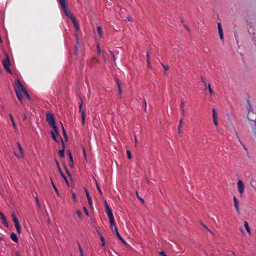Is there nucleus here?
Listing matches in <instances>:
<instances>
[{
    "mask_svg": "<svg viewBox=\"0 0 256 256\" xmlns=\"http://www.w3.org/2000/svg\"><path fill=\"white\" fill-rule=\"evenodd\" d=\"M46 121L48 122L49 126L52 128L54 131L56 132V135L60 136L53 114L50 112L46 113Z\"/></svg>",
    "mask_w": 256,
    "mask_h": 256,
    "instance_id": "nucleus-1",
    "label": "nucleus"
},
{
    "mask_svg": "<svg viewBox=\"0 0 256 256\" xmlns=\"http://www.w3.org/2000/svg\"><path fill=\"white\" fill-rule=\"evenodd\" d=\"M5 58L2 60V65L6 70V71L10 74H12V71L10 70V58L6 52H5Z\"/></svg>",
    "mask_w": 256,
    "mask_h": 256,
    "instance_id": "nucleus-2",
    "label": "nucleus"
},
{
    "mask_svg": "<svg viewBox=\"0 0 256 256\" xmlns=\"http://www.w3.org/2000/svg\"><path fill=\"white\" fill-rule=\"evenodd\" d=\"M14 88L16 93H23L26 90L18 79L16 80L14 84Z\"/></svg>",
    "mask_w": 256,
    "mask_h": 256,
    "instance_id": "nucleus-3",
    "label": "nucleus"
},
{
    "mask_svg": "<svg viewBox=\"0 0 256 256\" xmlns=\"http://www.w3.org/2000/svg\"><path fill=\"white\" fill-rule=\"evenodd\" d=\"M82 99L81 98V102L79 103V112H81L82 124V126H84V120H85V114H84V110H82Z\"/></svg>",
    "mask_w": 256,
    "mask_h": 256,
    "instance_id": "nucleus-4",
    "label": "nucleus"
},
{
    "mask_svg": "<svg viewBox=\"0 0 256 256\" xmlns=\"http://www.w3.org/2000/svg\"><path fill=\"white\" fill-rule=\"evenodd\" d=\"M106 214L108 216L109 220H110V222L113 224L114 217L112 210H110V208L109 206H108V208H106Z\"/></svg>",
    "mask_w": 256,
    "mask_h": 256,
    "instance_id": "nucleus-5",
    "label": "nucleus"
},
{
    "mask_svg": "<svg viewBox=\"0 0 256 256\" xmlns=\"http://www.w3.org/2000/svg\"><path fill=\"white\" fill-rule=\"evenodd\" d=\"M238 189L240 194L244 192V184L242 180H238Z\"/></svg>",
    "mask_w": 256,
    "mask_h": 256,
    "instance_id": "nucleus-6",
    "label": "nucleus"
},
{
    "mask_svg": "<svg viewBox=\"0 0 256 256\" xmlns=\"http://www.w3.org/2000/svg\"><path fill=\"white\" fill-rule=\"evenodd\" d=\"M66 152L68 154V156H69V160H68V164L69 166L71 168H72L74 167V161H73V158L72 156V154L70 150H67Z\"/></svg>",
    "mask_w": 256,
    "mask_h": 256,
    "instance_id": "nucleus-7",
    "label": "nucleus"
},
{
    "mask_svg": "<svg viewBox=\"0 0 256 256\" xmlns=\"http://www.w3.org/2000/svg\"><path fill=\"white\" fill-rule=\"evenodd\" d=\"M64 11V12L65 14L69 18H70V19L72 18H74V16L72 15V14H71V12H70L67 6H64L62 8Z\"/></svg>",
    "mask_w": 256,
    "mask_h": 256,
    "instance_id": "nucleus-8",
    "label": "nucleus"
},
{
    "mask_svg": "<svg viewBox=\"0 0 256 256\" xmlns=\"http://www.w3.org/2000/svg\"><path fill=\"white\" fill-rule=\"evenodd\" d=\"M60 140L61 142L62 148V150H59V154L60 157L64 158V150H65V146H64V143L63 141V140L61 137H60Z\"/></svg>",
    "mask_w": 256,
    "mask_h": 256,
    "instance_id": "nucleus-9",
    "label": "nucleus"
},
{
    "mask_svg": "<svg viewBox=\"0 0 256 256\" xmlns=\"http://www.w3.org/2000/svg\"><path fill=\"white\" fill-rule=\"evenodd\" d=\"M212 112L214 124L216 126H217L218 125V122L217 120V113L216 110L214 108H212Z\"/></svg>",
    "mask_w": 256,
    "mask_h": 256,
    "instance_id": "nucleus-10",
    "label": "nucleus"
},
{
    "mask_svg": "<svg viewBox=\"0 0 256 256\" xmlns=\"http://www.w3.org/2000/svg\"><path fill=\"white\" fill-rule=\"evenodd\" d=\"M17 146H18V148L20 150V154H15V155L18 158H20L22 157L23 156H24V152H23V149L22 148V147L21 146L19 142H17Z\"/></svg>",
    "mask_w": 256,
    "mask_h": 256,
    "instance_id": "nucleus-11",
    "label": "nucleus"
},
{
    "mask_svg": "<svg viewBox=\"0 0 256 256\" xmlns=\"http://www.w3.org/2000/svg\"><path fill=\"white\" fill-rule=\"evenodd\" d=\"M0 216H1V220L3 224L6 227L8 226V222H7L6 217L4 216L2 212H0Z\"/></svg>",
    "mask_w": 256,
    "mask_h": 256,
    "instance_id": "nucleus-12",
    "label": "nucleus"
},
{
    "mask_svg": "<svg viewBox=\"0 0 256 256\" xmlns=\"http://www.w3.org/2000/svg\"><path fill=\"white\" fill-rule=\"evenodd\" d=\"M115 232L116 235V236L118 237L119 240L125 245H127L128 244L124 240V238L120 236V234H119L118 228H115Z\"/></svg>",
    "mask_w": 256,
    "mask_h": 256,
    "instance_id": "nucleus-13",
    "label": "nucleus"
},
{
    "mask_svg": "<svg viewBox=\"0 0 256 256\" xmlns=\"http://www.w3.org/2000/svg\"><path fill=\"white\" fill-rule=\"evenodd\" d=\"M85 191H86V198L88 199V204L90 208H92V199L88 191L86 189Z\"/></svg>",
    "mask_w": 256,
    "mask_h": 256,
    "instance_id": "nucleus-14",
    "label": "nucleus"
},
{
    "mask_svg": "<svg viewBox=\"0 0 256 256\" xmlns=\"http://www.w3.org/2000/svg\"><path fill=\"white\" fill-rule=\"evenodd\" d=\"M233 200H234V207L236 208V210L238 214H239L240 213V210H239L238 204V199L236 198L235 196H234L233 197Z\"/></svg>",
    "mask_w": 256,
    "mask_h": 256,
    "instance_id": "nucleus-15",
    "label": "nucleus"
},
{
    "mask_svg": "<svg viewBox=\"0 0 256 256\" xmlns=\"http://www.w3.org/2000/svg\"><path fill=\"white\" fill-rule=\"evenodd\" d=\"M71 20L74 24V28H76V30L77 31L80 30V26H79L78 23L77 22L76 18H74V17L71 18Z\"/></svg>",
    "mask_w": 256,
    "mask_h": 256,
    "instance_id": "nucleus-16",
    "label": "nucleus"
},
{
    "mask_svg": "<svg viewBox=\"0 0 256 256\" xmlns=\"http://www.w3.org/2000/svg\"><path fill=\"white\" fill-rule=\"evenodd\" d=\"M218 34H220V39L222 40V39H223V38H224V34H223L222 29L220 23L218 24Z\"/></svg>",
    "mask_w": 256,
    "mask_h": 256,
    "instance_id": "nucleus-17",
    "label": "nucleus"
},
{
    "mask_svg": "<svg viewBox=\"0 0 256 256\" xmlns=\"http://www.w3.org/2000/svg\"><path fill=\"white\" fill-rule=\"evenodd\" d=\"M16 96L18 98V100L22 102V103L23 102V100H24V96H22V92H20V93H16Z\"/></svg>",
    "mask_w": 256,
    "mask_h": 256,
    "instance_id": "nucleus-18",
    "label": "nucleus"
},
{
    "mask_svg": "<svg viewBox=\"0 0 256 256\" xmlns=\"http://www.w3.org/2000/svg\"><path fill=\"white\" fill-rule=\"evenodd\" d=\"M10 238L14 242H18V236H17L16 234L14 232H12L10 234Z\"/></svg>",
    "mask_w": 256,
    "mask_h": 256,
    "instance_id": "nucleus-19",
    "label": "nucleus"
},
{
    "mask_svg": "<svg viewBox=\"0 0 256 256\" xmlns=\"http://www.w3.org/2000/svg\"><path fill=\"white\" fill-rule=\"evenodd\" d=\"M60 124L62 125V134L66 140V141L68 140V137L66 135V132L64 130V127L63 126V125H62V122H60Z\"/></svg>",
    "mask_w": 256,
    "mask_h": 256,
    "instance_id": "nucleus-20",
    "label": "nucleus"
},
{
    "mask_svg": "<svg viewBox=\"0 0 256 256\" xmlns=\"http://www.w3.org/2000/svg\"><path fill=\"white\" fill-rule=\"evenodd\" d=\"M244 226L247 232L250 234V230L249 228L248 223L246 221L244 222Z\"/></svg>",
    "mask_w": 256,
    "mask_h": 256,
    "instance_id": "nucleus-21",
    "label": "nucleus"
},
{
    "mask_svg": "<svg viewBox=\"0 0 256 256\" xmlns=\"http://www.w3.org/2000/svg\"><path fill=\"white\" fill-rule=\"evenodd\" d=\"M116 84H117L118 88V92H119L120 94H122V88H121V86H120V82H119V80L118 79L116 80Z\"/></svg>",
    "mask_w": 256,
    "mask_h": 256,
    "instance_id": "nucleus-22",
    "label": "nucleus"
},
{
    "mask_svg": "<svg viewBox=\"0 0 256 256\" xmlns=\"http://www.w3.org/2000/svg\"><path fill=\"white\" fill-rule=\"evenodd\" d=\"M12 216L13 218V222H14V224H19L18 219L17 218L16 215L14 213L12 214Z\"/></svg>",
    "mask_w": 256,
    "mask_h": 256,
    "instance_id": "nucleus-23",
    "label": "nucleus"
},
{
    "mask_svg": "<svg viewBox=\"0 0 256 256\" xmlns=\"http://www.w3.org/2000/svg\"><path fill=\"white\" fill-rule=\"evenodd\" d=\"M50 133H51V134H52V139L57 143H58L59 142V140H58L56 138V136L55 135V134L56 132H53L52 131H51L50 132Z\"/></svg>",
    "mask_w": 256,
    "mask_h": 256,
    "instance_id": "nucleus-24",
    "label": "nucleus"
},
{
    "mask_svg": "<svg viewBox=\"0 0 256 256\" xmlns=\"http://www.w3.org/2000/svg\"><path fill=\"white\" fill-rule=\"evenodd\" d=\"M58 2L62 8L67 6L66 0H58Z\"/></svg>",
    "mask_w": 256,
    "mask_h": 256,
    "instance_id": "nucleus-25",
    "label": "nucleus"
},
{
    "mask_svg": "<svg viewBox=\"0 0 256 256\" xmlns=\"http://www.w3.org/2000/svg\"><path fill=\"white\" fill-rule=\"evenodd\" d=\"M15 228L16 230V231L18 233L20 234L21 231V227L20 224H14Z\"/></svg>",
    "mask_w": 256,
    "mask_h": 256,
    "instance_id": "nucleus-26",
    "label": "nucleus"
},
{
    "mask_svg": "<svg viewBox=\"0 0 256 256\" xmlns=\"http://www.w3.org/2000/svg\"><path fill=\"white\" fill-rule=\"evenodd\" d=\"M78 248H79V250H80V256H84V252H83V250H82V249L80 246V244L79 242H78Z\"/></svg>",
    "mask_w": 256,
    "mask_h": 256,
    "instance_id": "nucleus-27",
    "label": "nucleus"
},
{
    "mask_svg": "<svg viewBox=\"0 0 256 256\" xmlns=\"http://www.w3.org/2000/svg\"><path fill=\"white\" fill-rule=\"evenodd\" d=\"M97 32L100 36L101 37L102 36V28L100 26H98L97 28Z\"/></svg>",
    "mask_w": 256,
    "mask_h": 256,
    "instance_id": "nucleus-28",
    "label": "nucleus"
},
{
    "mask_svg": "<svg viewBox=\"0 0 256 256\" xmlns=\"http://www.w3.org/2000/svg\"><path fill=\"white\" fill-rule=\"evenodd\" d=\"M10 120H11L12 122L13 126H14V128L16 130V124L14 123V120L13 118H12V115L10 114Z\"/></svg>",
    "mask_w": 256,
    "mask_h": 256,
    "instance_id": "nucleus-29",
    "label": "nucleus"
},
{
    "mask_svg": "<svg viewBox=\"0 0 256 256\" xmlns=\"http://www.w3.org/2000/svg\"><path fill=\"white\" fill-rule=\"evenodd\" d=\"M247 108L248 110V113L250 114V109H252V106L248 100Z\"/></svg>",
    "mask_w": 256,
    "mask_h": 256,
    "instance_id": "nucleus-30",
    "label": "nucleus"
},
{
    "mask_svg": "<svg viewBox=\"0 0 256 256\" xmlns=\"http://www.w3.org/2000/svg\"><path fill=\"white\" fill-rule=\"evenodd\" d=\"M23 94H24L27 99L30 100L31 98L26 90L23 92Z\"/></svg>",
    "mask_w": 256,
    "mask_h": 256,
    "instance_id": "nucleus-31",
    "label": "nucleus"
},
{
    "mask_svg": "<svg viewBox=\"0 0 256 256\" xmlns=\"http://www.w3.org/2000/svg\"><path fill=\"white\" fill-rule=\"evenodd\" d=\"M100 240L102 242V246H104L105 245V240L104 237L102 236H100Z\"/></svg>",
    "mask_w": 256,
    "mask_h": 256,
    "instance_id": "nucleus-32",
    "label": "nucleus"
},
{
    "mask_svg": "<svg viewBox=\"0 0 256 256\" xmlns=\"http://www.w3.org/2000/svg\"><path fill=\"white\" fill-rule=\"evenodd\" d=\"M52 187L54 188L55 192H56V194L60 196V194H59V192H58V188H56V186L54 184V183L52 182Z\"/></svg>",
    "mask_w": 256,
    "mask_h": 256,
    "instance_id": "nucleus-33",
    "label": "nucleus"
},
{
    "mask_svg": "<svg viewBox=\"0 0 256 256\" xmlns=\"http://www.w3.org/2000/svg\"><path fill=\"white\" fill-rule=\"evenodd\" d=\"M61 176L62 177V178L64 180L65 182L68 184V180L63 173H61Z\"/></svg>",
    "mask_w": 256,
    "mask_h": 256,
    "instance_id": "nucleus-34",
    "label": "nucleus"
},
{
    "mask_svg": "<svg viewBox=\"0 0 256 256\" xmlns=\"http://www.w3.org/2000/svg\"><path fill=\"white\" fill-rule=\"evenodd\" d=\"M208 91H209L210 93L211 94H214V92H213L212 88H211L210 84H208Z\"/></svg>",
    "mask_w": 256,
    "mask_h": 256,
    "instance_id": "nucleus-35",
    "label": "nucleus"
},
{
    "mask_svg": "<svg viewBox=\"0 0 256 256\" xmlns=\"http://www.w3.org/2000/svg\"><path fill=\"white\" fill-rule=\"evenodd\" d=\"M76 213L78 216V218H82V214L80 211L79 210H78L76 211Z\"/></svg>",
    "mask_w": 256,
    "mask_h": 256,
    "instance_id": "nucleus-36",
    "label": "nucleus"
},
{
    "mask_svg": "<svg viewBox=\"0 0 256 256\" xmlns=\"http://www.w3.org/2000/svg\"><path fill=\"white\" fill-rule=\"evenodd\" d=\"M126 154H127L128 158L129 159H131L132 158V154H131V152H130V150H128L126 151Z\"/></svg>",
    "mask_w": 256,
    "mask_h": 256,
    "instance_id": "nucleus-37",
    "label": "nucleus"
},
{
    "mask_svg": "<svg viewBox=\"0 0 256 256\" xmlns=\"http://www.w3.org/2000/svg\"><path fill=\"white\" fill-rule=\"evenodd\" d=\"M162 66L164 68V70L166 71L169 70V66H164V64H161Z\"/></svg>",
    "mask_w": 256,
    "mask_h": 256,
    "instance_id": "nucleus-38",
    "label": "nucleus"
},
{
    "mask_svg": "<svg viewBox=\"0 0 256 256\" xmlns=\"http://www.w3.org/2000/svg\"><path fill=\"white\" fill-rule=\"evenodd\" d=\"M83 209H84V212L85 214H86V216H89V214H88V210H87L86 208V207H84H84L83 208Z\"/></svg>",
    "mask_w": 256,
    "mask_h": 256,
    "instance_id": "nucleus-39",
    "label": "nucleus"
},
{
    "mask_svg": "<svg viewBox=\"0 0 256 256\" xmlns=\"http://www.w3.org/2000/svg\"><path fill=\"white\" fill-rule=\"evenodd\" d=\"M96 188H97L98 192H100V194H102V192L98 184H96Z\"/></svg>",
    "mask_w": 256,
    "mask_h": 256,
    "instance_id": "nucleus-40",
    "label": "nucleus"
},
{
    "mask_svg": "<svg viewBox=\"0 0 256 256\" xmlns=\"http://www.w3.org/2000/svg\"><path fill=\"white\" fill-rule=\"evenodd\" d=\"M110 226H111V228H113L114 227V228H115L116 227V226L115 224V222H114V223L113 224H112L111 222H110Z\"/></svg>",
    "mask_w": 256,
    "mask_h": 256,
    "instance_id": "nucleus-41",
    "label": "nucleus"
},
{
    "mask_svg": "<svg viewBox=\"0 0 256 256\" xmlns=\"http://www.w3.org/2000/svg\"><path fill=\"white\" fill-rule=\"evenodd\" d=\"M182 119H180V122H179V126H178V130H180V129L182 128Z\"/></svg>",
    "mask_w": 256,
    "mask_h": 256,
    "instance_id": "nucleus-42",
    "label": "nucleus"
},
{
    "mask_svg": "<svg viewBox=\"0 0 256 256\" xmlns=\"http://www.w3.org/2000/svg\"><path fill=\"white\" fill-rule=\"evenodd\" d=\"M202 226H204V228H206L208 231L209 232H210V233H212V231H211L210 230H209V229L208 228V227H207L205 224H202Z\"/></svg>",
    "mask_w": 256,
    "mask_h": 256,
    "instance_id": "nucleus-43",
    "label": "nucleus"
},
{
    "mask_svg": "<svg viewBox=\"0 0 256 256\" xmlns=\"http://www.w3.org/2000/svg\"><path fill=\"white\" fill-rule=\"evenodd\" d=\"M184 104H185L184 102L182 101V100H181V103H180V108H183L184 107Z\"/></svg>",
    "mask_w": 256,
    "mask_h": 256,
    "instance_id": "nucleus-44",
    "label": "nucleus"
},
{
    "mask_svg": "<svg viewBox=\"0 0 256 256\" xmlns=\"http://www.w3.org/2000/svg\"><path fill=\"white\" fill-rule=\"evenodd\" d=\"M72 196L74 200L76 202V194L75 193L73 192L72 194Z\"/></svg>",
    "mask_w": 256,
    "mask_h": 256,
    "instance_id": "nucleus-45",
    "label": "nucleus"
},
{
    "mask_svg": "<svg viewBox=\"0 0 256 256\" xmlns=\"http://www.w3.org/2000/svg\"><path fill=\"white\" fill-rule=\"evenodd\" d=\"M26 120V115L24 113L23 114H22V120L24 121Z\"/></svg>",
    "mask_w": 256,
    "mask_h": 256,
    "instance_id": "nucleus-46",
    "label": "nucleus"
},
{
    "mask_svg": "<svg viewBox=\"0 0 256 256\" xmlns=\"http://www.w3.org/2000/svg\"><path fill=\"white\" fill-rule=\"evenodd\" d=\"M160 254L162 256H167L166 254V253L162 251V252H160Z\"/></svg>",
    "mask_w": 256,
    "mask_h": 256,
    "instance_id": "nucleus-47",
    "label": "nucleus"
},
{
    "mask_svg": "<svg viewBox=\"0 0 256 256\" xmlns=\"http://www.w3.org/2000/svg\"><path fill=\"white\" fill-rule=\"evenodd\" d=\"M143 102H144V108H145V111H146V101L144 99V100H143Z\"/></svg>",
    "mask_w": 256,
    "mask_h": 256,
    "instance_id": "nucleus-48",
    "label": "nucleus"
},
{
    "mask_svg": "<svg viewBox=\"0 0 256 256\" xmlns=\"http://www.w3.org/2000/svg\"><path fill=\"white\" fill-rule=\"evenodd\" d=\"M146 56H147V63L149 64L150 57H149L148 53V52H146Z\"/></svg>",
    "mask_w": 256,
    "mask_h": 256,
    "instance_id": "nucleus-49",
    "label": "nucleus"
},
{
    "mask_svg": "<svg viewBox=\"0 0 256 256\" xmlns=\"http://www.w3.org/2000/svg\"><path fill=\"white\" fill-rule=\"evenodd\" d=\"M181 111L182 114L184 116L185 114L184 110V108H181Z\"/></svg>",
    "mask_w": 256,
    "mask_h": 256,
    "instance_id": "nucleus-50",
    "label": "nucleus"
},
{
    "mask_svg": "<svg viewBox=\"0 0 256 256\" xmlns=\"http://www.w3.org/2000/svg\"><path fill=\"white\" fill-rule=\"evenodd\" d=\"M104 204H105V207H106V209L108 208V206H109L106 201L104 202Z\"/></svg>",
    "mask_w": 256,
    "mask_h": 256,
    "instance_id": "nucleus-51",
    "label": "nucleus"
},
{
    "mask_svg": "<svg viewBox=\"0 0 256 256\" xmlns=\"http://www.w3.org/2000/svg\"><path fill=\"white\" fill-rule=\"evenodd\" d=\"M126 18L128 19V20L129 22H132V18L128 16V17H126Z\"/></svg>",
    "mask_w": 256,
    "mask_h": 256,
    "instance_id": "nucleus-52",
    "label": "nucleus"
},
{
    "mask_svg": "<svg viewBox=\"0 0 256 256\" xmlns=\"http://www.w3.org/2000/svg\"><path fill=\"white\" fill-rule=\"evenodd\" d=\"M77 49H78V48H77L76 46H74V54H76V51H77Z\"/></svg>",
    "mask_w": 256,
    "mask_h": 256,
    "instance_id": "nucleus-53",
    "label": "nucleus"
},
{
    "mask_svg": "<svg viewBox=\"0 0 256 256\" xmlns=\"http://www.w3.org/2000/svg\"><path fill=\"white\" fill-rule=\"evenodd\" d=\"M202 82L204 84H206V82L205 80L202 78Z\"/></svg>",
    "mask_w": 256,
    "mask_h": 256,
    "instance_id": "nucleus-54",
    "label": "nucleus"
},
{
    "mask_svg": "<svg viewBox=\"0 0 256 256\" xmlns=\"http://www.w3.org/2000/svg\"><path fill=\"white\" fill-rule=\"evenodd\" d=\"M243 148H244V150H246V151H248V149L247 148H246V146H245V145H243Z\"/></svg>",
    "mask_w": 256,
    "mask_h": 256,
    "instance_id": "nucleus-55",
    "label": "nucleus"
},
{
    "mask_svg": "<svg viewBox=\"0 0 256 256\" xmlns=\"http://www.w3.org/2000/svg\"><path fill=\"white\" fill-rule=\"evenodd\" d=\"M97 50H98V52H100V47H99L98 46H97Z\"/></svg>",
    "mask_w": 256,
    "mask_h": 256,
    "instance_id": "nucleus-56",
    "label": "nucleus"
},
{
    "mask_svg": "<svg viewBox=\"0 0 256 256\" xmlns=\"http://www.w3.org/2000/svg\"><path fill=\"white\" fill-rule=\"evenodd\" d=\"M148 68H151V66H150V62H149V64H148Z\"/></svg>",
    "mask_w": 256,
    "mask_h": 256,
    "instance_id": "nucleus-57",
    "label": "nucleus"
},
{
    "mask_svg": "<svg viewBox=\"0 0 256 256\" xmlns=\"http://www.w3.org/2000/svg\"><path fill=\"white\" fill-rule=\"evenodd\" d=\"M36 201L37 204L38 205H40V202H39L38 200V198H36Z\"/></svg>",
    "mask_w": 256,
    "mask_h": 256,
    "instance_id": "nucleus-58",
    "label": "nucleus"
},
{
    "mask_svg": "<svg viewBox=\"0 0 256 256\" xmlns=\"http://www.w3.org/2000/svg\"><path fill=\"white\" fill-rule=\"evenodd\" d=\"M98 232V236H100V237L101 236H102L100 232Z\"/></svg>",
    "mask_w": 256,
    "mask_h": 256,
    "instance_id": "nucleus-59",
    "label": "nucleus"
},
{
    "mask_svg": "<svg viewBox=\"0 0 256 256\" xmlns=\"http://www.w3.org/2000/svg\"><path fill=\"white\" fill-rule=\"evenodd\" d=\"M232 253L234 256H236V254L234 252H232Z\"/></svg>",
    "mask_w": 256,
    "mask_h": 256,
    "instance_id": "nucleus-60",
    "label": "nucleus"
},
{
    "mask_svg": "<svg viewBox=\"0 0 256 256\" xmlns=\"http://www.w3.org/2000/svg\"><path fill=\"white\" fill-rule=\"evenodd\" d=\"M239 141H240V144H241L242 146H243V145H244V144L241 142V140H239Z\"/></svg>",
    "mask_w": 256,
    "mask_h": 256,
    "instance_id": "nucleus-61",
    "label": "nucleus"
},
{
    "mask_svg": "<svg viewBox=\"0 0 256 256\" xmlns=\"http://www.w3.org/2000/svg\"><path fill=\"white\" fill-rule=\"evenodd\" d=\"M239 141H240V144H241L242 146H243V145H244V144L241 142V140H239Z\"/></svg>",
    "mask_w": 256,
    "mask_h": 256,
    "instance_id": "nucleus-62",
    "label": "nucleus"
},
{
    "mask_svg": "<svg viewBox=\"0 0 256 256\" xmlns=\"http://www.w3.org/2000/svg\"><path fill=\"white\" fill-rule=\"evenodd\" d=\"M140 198V200H141L142 202H144V200L142 198Z\"/></svg>",
    "mask_w": 256,
    "mask_h": 256,
    "instance_id": "nucleus-63",
    "label": "nucleus"
},
{
    "mask_svg": "<svg viewBox=\"0 0 256 256\" xmlns=\"http://www.w3.org/2000/svg\"><path fill=\"white\" fill-rule=\"evenodd\" d=\"M252 187H253L254 190L256 192V187L253 186H252Z\"/></svg>",
    "mask_w": 256,
    "mask_h": 256,
    "instance_id": "nucleus-64",
    "label": "nucleus"
}]
</instances>
